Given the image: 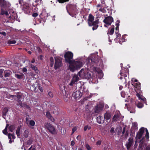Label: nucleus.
Listing matches in <instances>:
<instances>
[{"mask_svg": "<svg viewBox=\"0 0 150 150\" xmlns=\"http://www.w3.org/2000/svg\"><path fill=\"white\" fill-rule=\"evenodd\" d=\"M69 0H57L56 2H58L60 4H63L68 2Z\"/></svg>", "mask_w": 150, "mask_h": 150, "instance_id": "obj_37", "label": "nucleus"}, {"mask_svg": "<svg viewBox=\"0 0 150 150\" xmlns=\"http://www.w3.org/2000/svg\"><path fill=\"white\" fill-rule=\"evenodd\" d=\"M35 2L37 3V4H39L42 3V0H35Z\"/></svg>", "mask_w": 150, "mask_h": 150, "instance_id": "obj_51", "label": "nucleus"}, {"mask_svg": "<svg viewBox=\"0 0 150 150\" xmlns=\"http://www.w3.org/2000/svg\"><path fill=\"white\" fill-rule=\"evenodd\" d=\"M48 16V14L45 12H42L39 15V17H41V18H43L45 21Z\"/></svg>", "mask_w": 150, "mask_h": 150, "instance_id": "obj_21", "label": "nucleus"}, {"mask_svg": "<svg viewBox=\"0 0 150 150\" xmlns=\"http://www.w3.org/2000/svg\"><path fill=\"white\" fill-rule=\"evenodd\" d=\"M120 117V115L119 114H115L112 118V121L113 122H116L119 119Z\"/></svg>", "mask_w": 150, "mask_h": 150, "instance_id": "obj_25", "label": "nucleus"}, {"mask_svg": "<svg viewBox=\"0 0 150 150\" xmlns=\"http://www.w3.org/2000/svg\"><path fill=\"white\" fill-rule=\"evenodd\" d=\"M128 142L126 144L127 148V149H129V148L131 147L132 144L133 142V138H129L128 139Z\"/></svg>", "mask_w": 150, "mask_h": 150, "instance_id": "obj_20", "label": "nucleus"}, {"mask_svg": "<svg viewBox=\"0 0 150 150\" xmlns=\"http://www.w3.org/2000/svg\"><path fill=\"white\" fill-rule=\"evenodd\" d=\"M145 130L146 132V134L145 135V137H146V139L147 141H149V134L148 129L147 128H145L144 127H142L140 128L138 132H137L136 135V136L135 139L137 140H138V139H140L143 135V134L144 132V130Z\"/></svg>", "mask_w": 150, "mask_h": 150, "instance_id": "obj_5", "label": "nucleus"}, {"mask_svg": "<svg viewBox=\"0 0 150 150\" xmlns=\"http://www.w3.org/2000/svg\"><path fill=\"white\" fill-rule=\"evenodd\" d=\"M96 120L97 122L99 124L103 123L104 122V119L102 116L97 117Z\"/></svg>", "mask_w": 150, "mask_h": 150, "instance_id": "obj_23", "label": "nucleus"}, {"mask_svg": "<svg viewBox=\"0 0 150 150\" xmlns=\"http://www.w3.org/2000/svg\"><path fill=\"white\" fill-rule=\"evenodd\" d=\"M122 63L121 64V68L122 69V71L121 72H120V74L121 76V77L120 78V79H122L123 78L122 77V76H123L124 77V79H125V77H127V75L125 73H126L127 72H128V69L127 68H126L125 69H124V70H123L122 69Z\"/></svg>", "mask_w": 150, "mask_h": 150, "instance_id": "obj_12", "label": "nucleus"}, {"mask_svg": "<svg viewBox=\"0 0 150 150\" xmlns=\"http://www.w3.org/2000/svg\"><path fill=\"white\" fill-rule=\"evenodd\" d=\"M27 69L25 67H23L22 69V71L23 73L26 72L27 71Z\"/></svg>", "mask_w": 150, "mask_h": 150, "instance_id": "obj_61", "label": "nucleus"}, {"mask_svg": "<svg viewBox=\"0 0 150 150\" xmlns=\"http://www.w3.org/2000/svg\"><path fill=\"white\" fill-rule=\"evenodd\" d=\"M6 10L5 8H1V15H4V14H5L6 16L8 15V12L7 11H6L5 10Z\"/></svg>", "mask_w": 150, "mask_h": 150, "instance_id": "obj_30", "label": "nucleus"}, {"mask_svg": "<svg viewBox=\"0 0 150 150\" xmlns=\"http://www.w3.org/2000/svg\"><path fill=\"white\" fill-rule=\"evenodd\" d=\"M53 107L54 108V109L53 110V113L55 114L56 113L58 114L60 110V109L57 106L53 105Z\"/></svg>", "mask_w": 150, "mask_h": 150, "instance_id": "obj_26", "label": "nucleus"}, {"mask_svg": "<svg viewBox=\"0 0 150 150\" xmlns=\"http://www.w3.org/2000/svg\"><path fill=\"white\" fill-rule=\"evenodd\" d=\"M111 117L110 114L108 112H106L104 115V119L106 120H108L110 119Z\"/></svg>", "mask_w": 150, "mask_h": 150, "instance_id": "obj_28", "label": "nucleus"}, {"mask_svg": "<svg viewBox=\"0 0 150 150\" xmlns=\"http://www.w3.org/2000/svg\"><path fill=\"white\" fill-rule=\"evenodd\" d=\"M102 141L100 140L98 141L96 143V144L97 145H100L101 144Z\"/></svg>", "mask_w": 150, "mask_h": 150, "instance_id": "obj_60", "label": "nucleus"}, {"mask_svg": "<svg viewBox=\"0 0 150 150\" xmlns=\"http://www.w3.org/2000/svg\"><path fill=\"white\" fill-rule=\"evenodd\" d=\"M133 85L134 87V90L137 93L136 94L139 100H141L145 104H146V99L142 95L140 94L139 93L142 91L141 89V83L139 82L137 83H134Z\"/></svg>", "mask_w": 150, "mask_h": 150, "instance_id": "obj_3", "label": "nucleus"}, {"mask_svg": "<svg viewBox=\"0 0 150 150\" xmlns=\"http://www.w3.org/2000/svg\"><path fill=\"white\" fill-rule=\"evenodd\" d=\"M11 17L13 19H15L16 18V14L14 13V11H13L12 13V14H11Z\"/></svg>", "mask_w": 150, "mask_h": 150, "instance_id": "obj_40", "label": "nucleus"}, {"mask_svg": "<svg viewBox=\"0 0 150 150\" xmlns=\"http://www.w3.org/2000/svg\"><path fill=\"white\" fill-rule=\"evenodd\" d=\"M6 97L8 99L11 100H14L15 98H16V96L14 95H11L10 94L7 93L6 94Z\"/></svg>", "mask_w": 150, "mask_h": 150, "instance_id": "obj_27", "label": "nucleus"}, {"mask_svg": "<svg viewBox=\"0 0 150 150\" xmlns=\"http://www.w3.org/2000/svg\"><path fill=\"white\" fill-rule=\"evenodd\" d=\"M50 65L52 67L54 63V59L53 57H51L50 58Z\"/></svg>", "mask_w": 150, "mask_h": 150, "instance_id": "obj_41", "label": "nucleus"}, {"mask_svg": "<svg viewBox=\"0 0 150 150\" xmlns=\"http://www.w3.org/2000/svg\"><path fill=\"white\" fill-rule=\"evenodd\" d=\"M55 62L54 68L55 69L59 68L62 66V58L59 57H56L55 59Z\"/></svg>", "mask_w": 150, "mask_h": 150, "instance_id": "obj_6", "label": "nucleus"}, {"mask_svg": "<svg viewBox=\"0 0 150 150\" xmlns=\"http://www.w3.org/2000/svg\"><path fill=\"white\" fill-rule=\"evenodd\" d=\"M115 33L116 35V38L117 39H120V38L121 37V35L118 32H117V31H115Z\"/></svg>", "mask_w": 150, "mask_h": 150, "instance_id": "obj_47", "label": "nucleus"}, {"mask_svg": "<svg viewBox=\"0 0 150 150\" xmlns=\"http://www.w3.org/2000/svg\"><path fill=\"white\" fill-rule=\"evenodd\" d=\"M128 134H129L128 131V130H127L126 131V133H125V138H127V136L128 135Z\"/></svg>", "mask_w": 150, "mask_h": 150, "instance_id": "obj_63", "label": "nucleus"}, {"mask_svg": "<svg viewBox=\"0 0 150 150\" xmlns=\"http://www.w3.org/2000/svg\"><path fill=\"white\" fill-rule=\"evenodd\" d=\"M45 128L52 134H55L57 133L55 128L52 125L47 122L45 124Z\"/></svg>", "mask_w": 150, "mask_h": 150, "instance_id": "obj_7", "label": "nucleus"}, {"mask_svg": "<svg viewBox=\"0 0 150 150\" xmlns=\"http://www.w3.org/2000/svg\"><path fill=\"white\" fill-rule=\"evenodd\" d=\"M11 72L10 71H5L4 72V76L5 77H9L11 75Z\"/></svg>", "mask_w": 150, "mask_h": 150, "instance_id": "obj_32", "label": "nucleus"}, {"mask_svg": "<svg viewBox=\"0 0 150 150\" xmlns=\"http://www.w3.org/2000/svg\"><path fill=\"white\" fill-rule=\"evenodd\" d=\"M8 111V108L7 107H4L2 110V117L6 119V116Z\"/></svg>", "mask_w": 150, "mask_h": 150, "instance_id": "obj_19", "label": "nucleus"}, {"mask_svg": "<svg viewBox=\"0 0 150 150\" xmlns=\"http://www.w3.org/2000/svg\"><path fill=\"white\" fill-rule=\"evenodd\" d=\"M76 127H74L72 128V134H73L74 132L76 130Z\"/></svg>", "mask_w": 150, "mask_h": 150, "instance_id": "obj_62", "label": "nucleus"}, {"mask_svg": "<svg viewBox=\"0 0 150 150\" xmlns=\"http://www.w3.org/2000/svg\"><path fill=\"white\" fill-rule=\"evenodd\" d=\"M114 128L113 127H112L111 128V129L110 130V132L111 133H114L115 132L114 130Z\"/></svg>", "mask_w": 150, "mask_h": 150, "instance_id": "obj_58", "label": "nucleus"}, {"mask_svg": "<svg viewBox=\"0 0 150 150\" xmlns=\"http://www.w3.org/2000/svg\"><path fill=\"white\" fill-rule=\"evenodd\" d=\"M121 96L123 98H125L126 95L125 92L124 91H122L121 92Z\"/></svg>", "mask_w": 150, "mask_h": 150, "instance_id": "obj_54", "label": "nucleus"}, {"mask_svg": "<svg viewBox=\"0 0 150 150\" xmlns=\"http://www.w3.org/2000/svg\"><path fill=\"white\" fill-rule=\"evenodd\" d=\"M143 148L144 146L143 145V144H139L138 149H139V150H143Z\"/></svg>", "mask_w": 150, "mask_h": 150, "instance_id": "obj_45", "label": "nucleus"}, {"mask_svg": "<svg viewBox=\"0 0 150 150\" xmlns=\"http://www.w3.org/2000/svg\"><path fill=\"white\" fill-rule=\"evenodd\" d=\"M132 126L134 128H136L137 126V122H134L132 123Z\"/></svg>", "mask_w": 150, "mask_h": 150, "instance_id": "obj_53", "label": "nucleus"}, {"mask_svg": "<svg viewBox=\"0 0 150 150\" xmlns=\"http://www.w3.org/2000/svg\"><path fill=\"white\" fill-rule=\"evenodd\" d=\"M35 85H37V88H38V89H39L41 92H43V88L42 87L40 86V84L38 83V82L36 81L35 82Z\"/></svg>", "mask_w": 150, "mask_h": 150, "instance_id": "obj_33", "label": "nucleus"}, {"mask_svg": "<svg viewBox=\"0 0 150 150\" xmlns=\"http://www.w3.org/2000/svg\"><path fill=\"white\" fill-rule=\"evenodd\" d=\"M21 126H18V127L16 131V133L18 137H19L20 136V130L21 129Z\"/></svg>", "mask_w": 150, "mask_h": 150, "instance_id": "obj_34", "label": "nucleus"}, {"mask_svg": "<svg viewBox=\"0 0 150 150\" xmlns=\"http://www.w3.org/2000/svg\"><path fill=\"white\" fill-rule=\"evenodd\" d=\"M73 53L70 51L66 52L64 55L66 63L69 64V68L72 72L80 69L83 66V63L79 60H73Z\"/></svg>", "mask_w": 150, "mask_h": 150, "instance_id": "obj_1", "label": "nucleus"}, {"mask_svg": "<svg viewBox=\"0 0 150 150\" xmlns=\"http://www.w3.org/2000/svg\"><path fill=\"white\" fill-rule=\"evenodd\" d=\"M38 14L37 13H34L32 14V16L33 17H36L38 16Z\"/></svg>", "mask_w": 150, "mask_h": 150, "instance_id": "obj_57", "label": "nucleus"}, {"mask_svg": "<svg viewBox=\"0 0 150 150\" xmlns=\"http://www.w3.org/2000/svg\"><path fill=\"white\" fill-rule=\"evenodd\" d=\"M28 66L30 68H31L32 70H34L36 73H38L39 71L38 69V68L36 66L34 65L31 63H29Z\"/></svg>", "mask_w": 150, "mask_h": 150, "instance_id": "obj_18", "label": "nucleus"}, {"mask_svg": "<svg viewBox=\"0 0 150 150\" xmlns=\"http://www.w3.org/2000/svg\"><path fill=\"white\" fill-rule=\"evenodd\" d=\"M99 60L98 56L95 54L92 55L88 57L87 60L88 68L91 70L98 72L96 66H98Z\"/></svg>", "mask_w": 150, "mask_h": 150, "instance_id": "obj_2", "label": "nucleus"}, {"mask_svg": "<svg viewBox=\"0 0 150 150\" xmlns=\"http://www.w3.org/2000/svg\"><path fill=\"white\" fill-rule=\"evenodd\" d=\"M79 80V78L76 75H74L71 81L69 83L70 86H72L76 82L78 81Z\"/></svg>", "mask_w": 150, "mask_h": 150, "instance_id": "obj_14", "label": "nucleus"}, {"mask_svg": "<svg viewBox=\"0 0 150 150\" xmlns=\"http://www.w3.org/2000/svg\"><path fill=\"white\" fill-rule=\"evenodd\" d=\"M4 69H0V77L4 79L3 76V73Z\"/></svg>", "mask_w": 150, "mask_h": 150, "instance_id": "obj_43", "label": "nucleus"}, {"mask_svg": "<svg viewBox=\"0 0 150 150\" xmlns=\"http://www.w3.org/2000/svg\"><path fill=\"white\" fill-rule=\"evenodd\" d=\"M103 106L100 105H98L95 107V113H98L102 110Z\"/></svg>", "mask_w": 150, "mask_h": 150, "instance_id": "obj_17", "label": "nucleus"}, {"mask_svg": "<svg viewBox=\"0 0 150 150\" xmlns=\"http://www.w3.org/2000/svg\"><path fill=\"white\" fill-rule=\"evenodd\" d=\"M110 31H108L107 33V34L109 36V41H110L109 35H112L113 34L114 31V26L112 25Z\"/></svg>", "mask_w": 150, "mask_h": 150, "instance_id": "obj_24", "label": "nucleus"}, {"mask_svg": "<svg viewBox=\"0 0 150 150\" xmlns=\"http://www.w3.org/2000/svg\"><path fill=\"white\" fill-rule=\"evenodd\" d=\"M144 138H145V137H143L142 138V139H141L140 140V141L139 142L140 144H143L144 142Z\"/></svg>", "mask_w": 150, "mask_h": 150, "instance_id": "obj_48", "label": "nucleus"}, {"mask_svg": "<svg viewBox=\"0 0 150 150\" xmlns=\"http://www.w3.org/2000/svg\"><path fill=\"white\" fill-rule=\"evenodd\" d=\"M29 84L30 86V90L32 91H35L37 89V85H35V83H32L31 81H30Z\"/></svg>", "mask_w": 150, "mask_h": 150, "instance_id": "obj_15", "label": "nucleus"}, {"mask_svg": "<svg viewBox=\"0 0 150 150\" xmlns=\"http://www.w3.org/2000/svg\"><path fill=\"white\" fill-rule=\"evenodd\" d=\"M98 73L99 74H100V78H102V77L103 76V75L102 72V70H100Z\"/></svg>", "mask_w": 150, "mask_h": 150, "instance_id": "obj_55", "label": "nucleus"}, {"mask_svg": "<svg viewBox=\"0 0 150 150\" xmlns=\"http://www.w3.org/2000/svg\"><path fill=\"white\" fill-rule=\"evenodd\" d=\"M94 19V17L91 14H90L88 17V23L89 26H93L92 28L93 30H96L98 27V19L96 20L95 21H93Z\"/></svg>", "mask_w": 150, "mask_h": 150, "instance_id": "obj_4", "label": "nucleus"}, {"mask_svg": "<svg viewBox=\"0 0 150 150\" xmlns=\"http://www.w3.org/2000/svg\"><path fill=\"white\" fill-rule=\"evenodd\" d=\"M29 124L32 126H34L35 124V122L34 121L31 120L30 121Z\"/></svg>", "mask_w": 150, "mask_h": 150, "instance_id": "obj_49", "label": "nucleus"}, {"mask_svg": "<svg viewBox=\"0 0 150 150\" xmlns=\"http://www.w3.org/2000/svg\"><path fill=\"white\" fill-rule=\"evenodd\" d=\"M0 6L5 8L6 6V2L4 0H0Z\"/></svg>", "mask_w": 150, "mask_h": 150, "instance_id": "obj_29", "label": "nucleus"}, {"mask_svg": "<svg viewBox=\"0 0 150 150\" xmlns=\"http://www.w3.org/2000/svg\"><path fill=\"white\" fill-rule=\"evenodd\" d=\"M145 150H150V145L147 146L145 148Z\"/></svg>", "mask_w": 150, "mask_h": 150, "instance_id": "obj_64", "label": "nucleus"}, {"mask_svg": "<svg viewBox=\"0 0 150 150\" xmlns=\"http://www.w3.org/2000/svg\"><path fill=\"white\" fill-rule=\"evenodd\" d=\"M85 147L88 150H91L92 149L91 147L88 144H86Z\"/></svg>", "mask_w": 150, "mask_h": 150, "instance_id": "obj_46", "label": "nucleus"}, {"mask_svg": "<svg viewBox=\"0 0 150 150\" xmlns=\"http://www.w3.org/2000/svg\"><path fill=\"white\" fill-rule=\"evenodd\" d=\"M66 9L68 13L72 17L74 16V15H71L70 12H74L76 10V6L74 4H68L66 6Z\"/></svg>", "mask_w": 150, "mask_h": 150, "instance_id": "obj_9", "label": "nucleus"}, {"mask_svg": "<svg viewBox=\"0 0 150 150\" xmlns=\"http://www.w3.org/2000/svg\"><path fill=\"white\" fill-rule=\"evenodd\" d=\"M36 21L37 23L38 24L40 23H42L43 22H45L43 19V18H41V17H40V18H37L36 20Z\"/></svg>", "mask_w": 150, "mask_h": 150, "instance_id": "obj_36", "label": "nucleus"}, {"mask_svg": "<svg viewBox=\"0 0 150 150\" xmlns=\"http://www.w3.org/2000/svg\"><path fill=\"white\" fill-rule=\"evenodd\" d=\"M129 110L131 113H134L135 112V110L134 109H130Z\"/></svg>", "mask_w": 150, "mask_h": 150, "instance_id": "obj_56", "label": "nucleus"}, {"mask_svg": "<svg viewBox=\"0 0 150 150\" xmlns=\"http://www.w3.org/2000/svg\"><path fill=\"white\" fill-rule=\"evenodd\" d=\"M22 10L25 13L28 14L30 12V7L29 4L27 3H25L23 5Z\"/></svg>", "mask_w": 150, "mask_h": 150, "instance_id": "obj_13", "label": "nucleus"}, {"mask_svg": "<svg viewBox=\"0 0 150 150\" xmlns=\"http://www.w3.org/2000/svg\"><path fill=\"white\" fill-rule=\"evenodd\" d=\"M16 96V98H15V100H16V101L20 100L21 98V96L18 94H17V95Z\"/></svg>", "mask_w": 150, "mask_h": 150, "instance_id": "obj_38", "label": "nucleus"}, {"mask_svg": "<svg viewBox=\"0 0 150 150\" xmlns=\"http://www.w3.org/2000/svg\"><path fill=\"white\" fill-rule=\"evenodd\" d=\"M48 95L50 97H52L53 96L52 93L51 92H49L48 93Z\"/></svg>", "mask_w": 150, "mask_h": 150, "instance_id": "obj_59", "label": "nucleus"}, {"mask_svg": "<svg viewBox=\"0 0 150 150\" xmlns=\"http://www.w3.org/2000/svg\"><path fill=\"white\" fill-rule=\"evenodd\" d=\"M80 91H81V89L80 90L76 91L73 93L72 96L75 99H78L81 98L82 96V93Z\"/></svg>", "mask_w": 150, "mask_h": 150, "instance_id": "obj_11", "label": "nucleus"}, {"mask_svg": "<svg viewBox=\"0 0 150 150\" xmlns=\"http://www.w3.org/2000/svg\"><path fill=\"white\" fill-rule=\"evenodd\" d=\"M7 135L8 136V137L9 140V143L11 144L14 141L13 140V141L12 140L11 138H12V139L13 140L16 138V137L15 136L14 133H13L12 134H11L10 133H9Z\"/></svg>", "mask_w": 150, "mask_h": 150, "instance_id": "obj_16", "label": "nucleus"}, {"mask_svg": "<svg viewBox=\"0 0 150 150\" xmlns=\"http://www.w3.org/2000/svg\"><path fill=\"white\" fill-rule=\"evenodd\" d=\"M3 133L5 135H7L8 134L7 132V129L5 128L2 131Z\"/></svg>", "mask_w": 150, "mask_h": 150, "instance_id": "obj_44", "label": "nucleus"}, {"mask_svg": "<svg viewBox=\"0 0 150 150\" xmlns=\"http://www.w3.org/2000/svg\"><path fill=\"white\" fill-rule=\"evenodd\" d=\"M113 21V19L112 17L109 16L105 17L103 21L105 23L108 25H110Z\"/></svg>", "mask_w": 150, "mask_h": 150, "instance_id": "obj_10", "label": "nucleus"}, {"mask_svg": "<svg viewBox=\"0 0 150 150\" xmlns=\"http://www.w3.org/2000/svg\"><path fill=\"white\" fill-rule=\"evenodd\" d=\"M100 1L102 4V6L104 7L106 6V5L105 4L104 0H100Z\"/></svg>", "mask_w": 150, "mask_h": 150, "instance_id": "obj_50", "label": "nucleus"}, {"mask_svg": "<svg viewBox=\"0 0 150 150\" xmlns=\"http://www.w3.org/2000/svg\"><path fill=\"white\" fill-rule=\"evenodd\" d=\"M16 42V41L15 40H9L8 41V44H15Z\"/></svg>", "mask_w": 150, "mask_h": 150, "instance_id": "obj_39", "label": "nucleus"}, {"mask_svg": "<svg viewBox=\"0 0 150 150\" xmlns=\"http://www.w3.org/2000/svg\"><path fill=\"white\" fill-rule=\"evenodd\" d=\"M78 75L81 77L86 79H89L91 77V74H88L83 69H81L78 72Z\"/></svg>", "mask_w": 150, "mask_h": 150, "instance_id": "obj_8", "label": "nucleus"}, {"mask_svg": "<svg viewBox=\"0 0 150 150\" xmlns=\"http://www.w3.org/2000/svg\"><path fill=\"white\" fill-rule=\"evenodd\" d=\"M46 117L49 119H50L51 121L54 122V119L52 116L50 114V112L49 111H47L46 112Z\"/></svg>", "mask_w": 150, "mask_h": 150, "instance_id": "obj_22", "label": "nucleus"}, {"mask_svg": "<svg viewBox=\"0 0 150 150\" xmlns=\"http://www.w3.org/2000/svg\"><path fill=\"white\" fill-rule=\"evenodd\" d=\"M24 75L22 74H15V76L18 79H21L23 78Z\"/></svg>", "mask_w": 150, "mask_h": 150, "instance_id": "obj_35", "label": "nucleus"}, {"mask_svg": "<svg viewBox=\"0 0 150 150\" xmlns=\"http://www.w3.org/2000/svg\"><path fill=\"white\" fill-rule=\"evenodd\" d=\"M136 105L137 107L139 108H141L143 106V104L140 102L138 103Z\"/></svg>", "mask_w": 150, "mask_h": 150, "instance_id": "obj_42", "label": "nucleus"}, {"mask_svg": "<svg viewBox=\"0 0 150 150\" xmlns=\"http://www.w3.org/2000/svg\"><path fill=\"white\" fill-rule=\"evenodd\" d=\"M107 12L108 13V14H106L105 15L106 16H108V15L110 16L112 14V12L110 10H109V9H107Z\"/></svg>", "mask_w": 150, "mask_h": 150, "instance_id": "obj_52", "label": "nucleus"}, {"mask_svg": "<svg viewBox=\"0 0 150 150\" xmlns=\"http://www.w3.org/2000/svg\"><path fill=\"white\" fill-rule=\"evenodd\" d=\"M15 128L16 125H11L10 126H9L8 127L9 130L11 132H13V131L15 129Z\"/></svg>", "mask_w": 150, "mask_h": 150, "instance_id": "obj_31", "label": "nucleus"}]
</instances>
